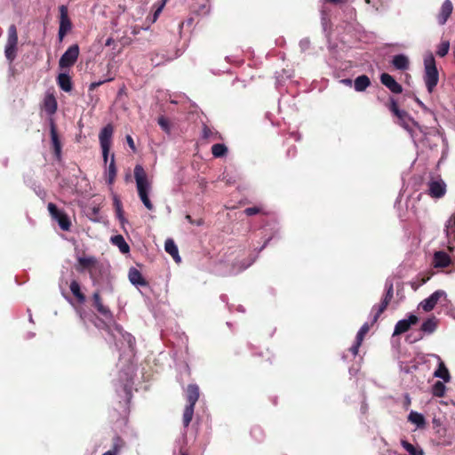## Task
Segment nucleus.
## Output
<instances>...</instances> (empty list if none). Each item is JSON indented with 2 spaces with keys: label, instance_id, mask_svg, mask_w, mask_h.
Masks as SVG:
<instances>
[{
  "label": "nucleus",
  "instance_id": "obj_13",
  "mask_svg": "<svg viewBox=\"0 0 455 455\" xmlns=\"http://www.w3.org/2000/svg\"><path fill=\"white\" fill-rule=\"evenodd\" d=\"M441 298H446L445 291L442 290L435 291L420 303L423 310L426 312L433 310Z\"/></svg>",
  "mask_w": 455,
  "mask_h": 455
},
{
  "label": "nucleus",
  "instance_id": "obj_8",
  "mask_svg": "<svg viewBox=\"0 0 455 455\" xmlns=\"http://www.w3.org/2000/svg\"><path fill=\"white\" fill-rule=\"evenodd\" d=\"M60 27L58 37L60 42L63 40L68 32L72 28V22L68 17V10L66 5H60Z\"/></svg>",
  "mask_w": 455,
  "mask_h": 455
},
{
  "label": "nucleus",
  "instance_id": "obj_40",
  "mask_svg": "<svg viewBox=\"0 0 455 455\" xmlns=\"http://www.w3.org/2000/svg\"><path fill=\"white\" fill-rule=\"evenodd\" d=\"M449 48H450V44L449 42H443L439 47H438V50L436 52V54L440 57H444L448 52H449Z\"/></svg>",
  "mask_w": 455,
  "mask_h": 455
},
{
  "label": "nucleus",
  "instance_id": "obj_58",
  "mask_svg": "<svg viewBox=\"0 0 455 455\" xmlns=\"http://www.w3.org/2000/svg\"><path fill=\"white\" fill-rule=\"evenodd\" d=\"M126 142H133V140L131 135L126 136Z\"/></svg>",
  "mask_w": 455,
  "mask_h": 455
},
{
  "label": "nucleus",
  "instance_id": "obj_3",
  "mask_svg": "<svg viewBox=\"0 0 455 455\" xmlns=\"http://www.w3.org/2000/svg\"><path fill=\"white\" fill-rule=\"evenodd\" d=\"M92 301V306L95 308L97 313L104 318V320H100V325H99V323H96L95 325L110 333V327L107 322H112L114 320V315L110 308L103 303L100 290L93 292Z\"/></svg>",
  "mask_w": 455,
  "mask_h": 455
},
{
  "label": "nucleus",
  "instance_id": "obj_28",
  "mask_svg": "<svg viewBox=\"0 0 455 455\" xmlns=\"http://www.w3.org/2000/svg\"><path fill=\"white\" fill-rule=\"evenodd\" d=\"M124 445V440L120 436H116L113 440L111 450L104 452L102 455H118Z\"/></svg>",
  "mask_w": 455,
  "mask_h": 455
},
{
  "label": "nucleus",
  "instance_id": "obj_47",
  "mask_svg": "<svg viewBox=\"0 0 455 455\" xmlns=\"http://www.w3.org/2000/svg\"><path fill=\"white\" fill-rule=\"evenodd\" d=\"M114 204L116 208V213L119 219H122L123 217V210H122V204L119 199L115 198Z\"/></svg>",
  "mask_w": 455,
  "mask_h": 455
},
{
  "label": "nucleus",
  "instance_id": "obj_21",
  "mask_svg": "<svg viewBox=\"0 0 455 455\" xmlns=\"http://www.w3.org/2000/svg\"><path fill=\"white\" fill-rule=\"evenodd\" d=\"M356 92H363L371 85V80L366 75L357 76L354 82Z\"/></svg>",
  "mask_w": 455,
  "mask_h": 455
},
{
  "label": "nucleus",
  "instance_id": "obj_54",
  "mask_svg": "<svg viewBox=\"0 0 455 455\" xmlns=\"http://www.w3.org/2000/svg\"><path fill=\"white\" fill-rule=\"evenodd\" d=\"M103 82H98V83H92L90 85V90H94L96 87H98L100 84H101Z\"/></svg>",
  "mask_w": 455,
  "mask_h": 455
},
{
  "label": "nucleus",
  "instance_id": "obj_29",
  "mask_svg": "<svg viewBox=\"0 0 455 455\" xmlns=\"http://www.w3.org/2000/svg\"><path fill=\"white\" fill-rule=\"evenodd\" d=\"M435 377L443 379L444 382H449L451 379L450 372L443 362H440L438 369L434 373Z\"/></svg>",
  "mask_w": 455,
  "mask_h": 455
},
{
  "label": "nucleus",
  "instance_id": "obj_37",
  "mask_svg": "<svg viewBox=\"0 0 455 455\" xmlns=\"http://www.w3.org/2000/svg\"><path fill=\"white\" fill-rule=\"evenodd\" d=\"M228 152V148L225 144H213L212 153L215 157L224 156Z\"/></svg>",
  "mask_w": 455,
  "mask_h": 455
},
{
  "label": "nucleus",
  "instance_id": "obj_33",
  "mask_svg": "<svg viewBox=\"0 0 455 455\" xmlns=\"http://www.w3.org/2000/svg\"><path fill=\"white\" fill-rule=\"evenodd\" d=\"M387 306H388V303L387 301L381 300V302L379 306H374L372 307V311L374 312V315H373V318H372V322H371V325L374 324L379 320V316L387 309Z\"/></svg>",
  "mask_w": 455,
  "mask_h": 455
},
{
  "label": "nucleus",
  "instance_id": "obj_20",
  "mask_svg": "<svg viewBox=\"0 0 455 455\" xmlns=\"http://www.w3.org/2000/svg\"><path fill=\"white\" fill-rule=\"evenodd\" d=\"M164 249L176 262H180V257L179 255V250L172 239H167L164 243Z\"/></svg>",
  "mask_w": 455,
  "mask_h": 455
},
{
  "label": "nucleus",
  "instance_id": "obj_60",
  "mask_svg": "<svg viewBox=\"0 0 455 455\" xmlns=\"http://www.w3.org/2000/svg\"><path fill=\"white\" fill-rule=\"evenodd\" d=\"M448 249H449L451 251H453V247H452V246H451V245H449V246H448Z\"/></svg>",
  "mask_w": 455,
  "mask_h": 455
},
{
  "label": "nucleus",
  "instance_id": "obj_25",
  "mask_svg": "<svg viewBox=\"0 0 455 455\" xmlns=\"http://www.w3.org/2000/svg\"><path fill=\"white\" fill-rule=\"evenodd\" d=\"M113 132H114V126L111 124H108L106 126H104L101 129V131L99 134L100 142H101V143L109 142L112 138Z\"/></svg>",
  "mask_w": 455,
  "mask_h": 455
},
{
  "label": "nucleus",
  "instance_id": "obj_23",
  "mask_svg": "<svg viewBox=\"0 0 455 455\" xmlns=\"http://www.w3.org/2000/svg\"><path fill=\"white\" fill-rule=\"evenodd\" d=\"M107 182L111 185L114 183L116 176V167L115 163V155L112 153L110 155V162L107 169Z\"/></svg>",
  "mask_w": 455,
  "mask_h": 455
},
{
  "label": "nucleus",
  "instance_id": "obj_14",
  "mask_svg": "<svg viewBox=\"0 0 455 455\" xmlns=\"http://www.w3.org/2000/svg\"><path fill=\"white\" fill-rule=\"evenodd\" d=\"M451 264V259L445 251H435L433 257V265L437 268L447 267Z\"/></svg>",
  "mask_w": 455,
  "mask_h": 455
},
{
  "label": "nucleus",
  "instance_id": "obj_30",
  "mask_svg": "<svg viewBox=\"0 0 455 455\" xmlns=\"http://www.w3.org/2000/svg\"><path fill=\"white\" fill-rule=\"evenodd\" d=\"M445 232L446 236L449 239V243H451V240L453 239L455 241V215H452L447 221L445 225Z\"/></svg>",
  "mask_w": 455,
  "mask_h": 455
},
{
  "label": "nucleus",
  "instance_id": "obj_43",
  "mask_svg": "<svg viewBox=\"0 0 455 455\" xmlns=\"http://www.w3.org/2000/svg\"><path fill=\"white\" fill-rule=\"evenodd\" d=\"M110 145L111 144H101L102 156H103V160H104L105 164H108V157H109V155H110Z\"/></svg>",
  "mask_w": 455,
  "mask_h": 455
},
{
  "label": "nucleus",
  "instance_id": "obj_59",
  "mask_svg": "<svg viewBox=\"0 0 455 455\" xmlns=\"http://www.w3.org/2000/svg\"><path fill=\"white\" fill-rule=\"evenodd\" d=\"M129 146L131 147V148H132L133 151H135V150H136V148H135V144L131 143V144H129Z\"/></svg>",
  "mask_w": 455,
  "mask_h": 455
},
{
  "label": "nucleus",
  "instance_id": "obj_10",
  "mask_svg": "<svg viewBox=\"0 0 455 455\" xmlns=\"http://www.w3.org/2000/svg\"><path fill=\"white\" fill-rule=\"evenodd\" d=\"M446 193V184L441 179L428 182V195L433 198H441Z\"/></svg>",
  "mask_w": 455,
  "mask_h": 455
},
{
  "label": "nucleus",
  "instance_id": "obj_27",
  "mask_svg": "<svg viewBox=\"0 0 455 455\" xmlns=\"http://www.w3.org/2000/svg\"><path fill=\"white\" fill-rule=\"evenodd\" d=\"M408 420L415 424L419 428H423L426 426L424 416L417 411H411L408 416Z\"/></svg>",
  "mask_w": 455,
  "mask_h": 455
},
{
  "label": "nucleus",
  "instance_id": "obj_44",
  "mask_svg": "<svg viewBox=\"0 0 455 455\" xmlns=\"http://www.w3.org/2000/svg\"><path fill=\"white\" fill-rule=\"evenodd\" d=\"M185 218H186V220H187L190 224H192V225H196V226H198V227H199V226L204 225V219L199 218V219H197V220H195V219H193L189 214H187V215L185 216Z\"/></svg>",
  "mask_w": 455,
  "mask_h": 455
},
{
  "label": "nucleus",
  "instance_id": "obj_2",
  "mask_svg": "<svg viewBox=\"0 0 455 455\" xmlns=\"http://www.w3.org/2000/svg\"><path fill=\"white\" fill-rule=\"evenodd\" d=\"M199 396V387L196 384H189L186 388L187 404L184 408L182 416V423L185 428H187L192 421L195 405L197 403Z\"/></svg>",
  "mask_w": 455,
  "mask_h": 455
},
{
  "label": "nucleus",
  "instance_id": "obj_53",
  "mask_svg": "<svg viewBox=\"0 0 455 455\" xmlns=\"http://www.w3.org/2000/svg\"><path fill=\"white\" fill-rule=\"evenodd\" d=\"M52 142H60L58 135L53 127L52 128Z\"/></svg>",
  "mask_w": 455,
  "mask_h": 455
},
{
  "label": "nucleus",
  "instance_id": "obj_49",
  "mask_svg": "<svg viewBox=\"0 0 455 455\" xmlns=\"http://www.w3.org/2000/svg\"><path fill=\"white\" fill-rule=\"evenodd\" d=\"M362 343H358V340L355 339V343L350 347V351L353 355H356L358 354V350Z\"/></svg>",
  "mask_w": 455,
  "mask_h": 455
},
{
  "label": "nucleus",
  "instance_id": "obj_55",
  "mask_svg": "<svg viewBox=\"0 0 455 455\" xmlns=\"http://www.w3.org/2000/svg\"><path fill=\"white\" fill-rule=\"evenodd\" d=\"M341 82H342L344 84L348 85V86H350V85L352 84V80H351V79H349V78L343 79V80H341Z\"/></svg>",
  "mask_w": 455,
  "mask_h": 455
},
{
  "label": "nucleus",
  "instance_id": "obj_35",
  "mask_svg": "<svg viewBox=\"0 0 455 455\" xmlns=\"http://www.w3.org/2000/svg\"><path fill=\"white\" fill-rule=\"evenodd\" d=\"M436 328V321L435 318H428L427 319L420 327V330L427 333H432Z\"/></svg>",
  "mask_w": 455,
  "mask_h": 455
},
{
  "label": "nucleus",
  "instance_id": "obj_41",
  "mask_svg": "<svg viewBox=\"0 0 455 455\" xmlns=\"http://www.w3.org/2000/svg\"><path fill=\"white\" fill-rule=\"evenodd\" d=\"M158 124L161 126V128L166 132H170V121L167 117L164 116H161L159 118H158Z\"/></svg>",
  "mask_w": 455,
  "mask_h": 455
},
{
  "label": "nucleus",
  "instance_id": "obj_39",
  "mask_svg": "<svg viewBox=\"0 0 455 455\" xmlns=\"http://www.w3.org/2000/svg\"><path fill=\"white\" fill-rule=\"evenodd\" d=\"M431 274L429 273H420L417 276V279H418V284L416 286H414V284H412V288L414 290H416L419 286L420 285H423L425 284L428 280H430L431 278Z\"/></svg>",
  "mask_w": 455,
  "mask_h": 455
},
{
  "label": "nucleus",
  "instance_id": "obj_16",
  "mask_svg": "<svg viewBox=\"0 0 455 455\" xmlns=\"http://www.w3.org/2000/svg\"><path fill=\"white\" fill-rule=\"evenodd\" d=\"M201 138L206 140H223L220 132H218L213 127H211L206 124H202Z\"/></svg>",
  "mask_w": 455,
  "mask_h": 455
},
{
  "label": "nucleus",
  "instance_id": "obj_22",
  "mask_svg": "<svg viewBox=\"0 0 455 455\" xmlns=\"http://www.w3.org/2000/svg\"><path fill=\"white\" fill-rule=\"evenodd\" d=\"M111 243L117 246L122 253H128L130 251L129 244L125 242L124 238L121 235L112 236Z\"/></svg>",
  "mask_w": 455,
  "mask_h": 455
},
{
  "label": "nucleus",
  "instance_id": "obj_52",
  "mask_svg": "<svg viewBox=\"0 0 455 455\" xmlns=\"http://www.w3.org/2000/svg\"><path fill=\"white\" fill-rule=\"evenodd\" d=\"M161 12H162V11H161L160 8L155 9L154 13H153L152 22H156V20L158 19V17H159Z\"/></svg>",
  "mask_w": 455,
  "mask_h": 455
},
{
  "label": "nucleus",
  "instance_id": "obj_19",
  "mask_svg": "<svg viewBox=\"0 0 455 455\" xmlns=\"http://www.w3.org/2000/svg\"><path fill=\"white\" fill-rule=\"evenodd\" d=\"M57 84L66 92H69L73 88L71 77L68 74H60L57 77Z\"/></svg>",
  "mask_w": 455,
  "mask_h": 455
},
{
  "label": "nucleus",
  "instance_id": "obj_38",
  "mask_svg": "<svg viewBox=\"0 0 455 455\" xmlns=\"http://www.w3.org/2000/svg\"><path fill=\"white\" fill-rule=\"evenodd\" d=\"M370 328H371V325L367 323H365L361 328L360 330L358 331L357 334H356V338L355 339L358 340V343H362L365 335L368 333V331H370Z\"/></svg>",
  "mask_w": 455,
  "mask_h": 455
},
{
  "label": "nucleus",
  "instance_id": "obj_42",
  "mask_svg": "<svg viewBox=\"0 0 455 455\" xmlns=\"http://www.w3.org/2000/svg\"><path fill=\"white\" fill-rule=\"evenodd\" d=\"M244 213L247 215V216H252V215H256V214H259V213H265L263 212V209L259 206H252V207H248L244 210Z\"/></svg>",
  "mask_w": 455,
  "mask_h": 455
},
{
  "label": "nucleus",
  "instance_id": "obj_1",
  "mask_svg": "<svg viewBox=\"0 0 455 455\" xmlns=\"http://www.w3.org/2000/svg\"><path fill=\"white\" fill-rule=\"evenodd\" d=\"M134 178L136 180L138 196L140 201L148 211H152L154 209V205L149 199L151 182L148 179L146 171L140 164L136 165L134 168Z\"/></svg>",
  "mask_w": 455,
  "mask_h": 455
},
{
  "label": "nucleus",
  "instance_id": "obj_36",
  "mask_svg": "<svg viewBox=\"0 0 455 455\" xmlns=\"http://www.w3.org/2000/svg\"><path fill=\"white\" fill-rule=\"evenodd\" d=\"M446 387L442 381H436L432 387V394L436 397H443L445 394Z\"/></svg>",
  "mask_w": 455,
  "mask_h": 455
},
{
  "label": "nucleus",
  "instance_id": "obj_15",
  "mask_svg": "<svg viewBox=\"0 0 455 455\" xmlns=\"http://www.w3.org/2000/svg\"><path fill=\"white\" fill-rule=\"evenodd\" d=\"M453 11V4L451 0H445L437 15V20L440 25H444Z\"/></svg>",
  "mask_w": 455,
  "mask_h": 455
},
{
  "label": "nucleus",
  "instance_id": "obj_17",
  "mask_svg": "<svg viewBox=\"0 0 455 455\" xmlns=\"http://www.w3.org/2000/svg\"><path fill=\"white\" fill-rule=\"evenodd\" d=\"M128 276L130 282L134 285L146 286L148 284L140 271L135 267L130 269Z\"/></svg>",
  "mask_w": 455,
  "mask_h": 455
},
{
  "label": "nucleus",
  "instance_id": "obj_34",
  "mask_svg": "<svg viewBox=\"0 0 455 455\" xmlns=\"http://www.w3.org/2000/svg\"><path fill=\"white\" fill-rule=\"evenodd\" d=\"M387 306H388V303L387 301L381 300V302L379 306H374L372 307V311L374 312V315H373V318H372V322H371V325L374 324L379 320V316L387 309Z\"/></svg>",
  "mask_w": 455,
  "mask_h": 455
},
{
  "label": "nucleus",
  "instance_id": "obj_45",
  "mask_svg": "<svg viewBox=\"0 0 455 455\" xmlns=\"http://www.w3.org/2000/svg\"><path fill=\"white\" fill-rule=\"evenodd\" d=\"M251 435L258 439L259 437L262 436L263 431L259 426H254L251 430Z\"/></svg>",
  "mask_w": 455,
  "mask_h": 455
},
{
  "label": "nucleus",
  "instance_id": "obj_50",
  "mask_svg": "<svg viewBox=\"0 0 455 455\" xmlns=\"http://www.w3.org/2000/svg\"><path fill=\"white\" fill-rule=\"evenodd\" d=\"M169 0H158L154 5H153V8L154 9H156V8H160L161 11H163V9L164 8L166 3L168 2Z\"/></svg>",
  "mask_w": 455,
  "mask_h": 455
},
{
  "label": "nucleus",
  "instance_id": "obj_57",
  "mask_svg": "<svg viewBox=\"0 0 455 455\" xmlns=\"http://www.w3.org/2000/svg\"><path fill=\"white\" fill-rule=\"evenodd\" d=\"M113 43H114V39L112 37H109V38L107 39V41L105 43V45L106 46H110Z\"/></svg>",
  "mask_w": 455,
  "mask_h": 455
},
{
  "label": "nucleus",
  "instance_id": "obj_12",
  "mask_svg": "<svg viewBox=\"0 0 455 455\" xmlns=\"http://www.w3.org/2000/svg\"><path fill=\"white\" fill-rule=\"evenodd\" d=\"M381 84L387 87L391 92L399 94L403 92V86L395 81V79L387 73H382L380 75Z\"/></svg>",
  "mask_w": 455,
  "mask_h": 455
},
{
  "label": "nucleus",
  "instance_id": "obj_56",
  "mask_svg": "<svg viewBox=\"0 0 455 455\" xmlns=\"http://www.w3.org/2000/svg\"><path fill=\"white\" fill-rule=\"evenodd\" d=\"M392 299H393V297L387 296V295L385 294L383 299H382V300L383 301H387L389 304Z\"/></svg>",
  "mask_w": 455,
  "mask_h": 455
},
{
  "label": "nucleus",
  "instance_id": "obj_6",
  "mask_svg": "<svg viewBox=\"0 0 455 455\" xmlns=\"http://www.w3.org/2000/svg\"><path fill=\"white\" fill-rule=\"evenodd\" d=\"M80 50L77 44L70 45L62 54L59 60V66L61 69L68 68L75 65L79 57Z\"/></svg>",
  "mask_w": 455,
  "mask_h": 455
},
{
  "label": "nucleus",
  "instance_id": "obj_18",
  "mask_svg": "<svg viewBox=\"0 0 455 455\" xmlns=\"http://www.w3.org/2000/svg\"><path fill=\"white\" fill-rule=\"evenodd\" d=\"M392 65L398 70H406L409 68L410 61L407 56L397 54L394 56Z\"/></svg>",
  "mask_w": 455,
  "mask_h": 455
},
{
  "label": "nucleus",
  "instance_id": "obj_7",
  "mask_svg": "<svg viewBox=\"0 0 455 455\" xmlns=\"http://www.w3.org/2000/svg\"><path fill=\"white\" fill-rule=\"evenodd\" d=\"M47 208L51 217L58 222L60 228L63 231H68L71 228V221L68 216L64 212L59 210L53 203H49Z\"/></svg>",
  "mask_w": 455,
  "mask_h": 455
},
{
  "label": "nucleus",
  "instance_id": "obj_5",
  "mask_svg": "<svg viewBox=\"0 0 455 455\" xmlns=\"http://www.w3.org/2000/svg\"><path fill=\"white\" fill-rule=\"evenodd\" d=\"M18 52V32L15 25H11L8 28V37L7 42L4 48V55L9 63H12V61L17 57Z\"/></svg>",
  "mask_w": 455,
  "mask_h": 455
},
{
  "label": "nucleus",
  "instance_id": "obj_46",
  "mask_svg": "<svg viewBox=\"0 0 455 455\" xmlns=\"http://www.w3.org/2000/svg\"><path fill=\"white\" fill-rule=\"evenodd\" d=\"M52 151L58 160L60 159L61 144H52Z\"/></svg>",
  "mask_w": 455,
  "mask_h": 455
},
{
  "label": "nucleus",
  "instance_id": "obj_9",
  "mask_svg": "<svg viewBox=\"0 0 455 455\" xmlns=\"http://www.w3.org/2000/svg\"><path fill=\"white\" fill-rule=\"evenodd\" d=\"M78 264L80 267H76L78 271H82L84 269H88L90 273V276L92 279L93 283H95L96 277L94 270L98 267V260L95 257L90 256V257H80L78 258Z\"/></svg>",
  "mask_w": 455,
  "mask_h": 455
},
{
  "label": "nucleus",
  "instance_id": "obj_26",
  "mask_svg": "<svg viewBox=\"0 0 455 455\" xmlns=\"http://www.w3.org/2000/svg\"><path fill=\"white\" fill-rule=\"evenodd\" d=\"M72 294L76 298L79 303L85 301V295L81 291L80 284L77 281L73 280L69 285Z\"/></svg>",
  "mask_w": 455,
  "mask_h": 455
},
{
  "label": "nucleus",
  "instance_id": "obj_48",
  "mask_svg": "<svg viewBox=\"0 0 455 455\" xmlns=\"http://www.w3.org/2000/svg\"><path fill=\"white\" fill-rule=\"evenodd\" d=\"M385 294L387 295V296H391V297L394 296V285H393L392 282H388V281L386 282V292H385Z\"/></svg>",
  "mask_w": 455,
  "mask_h": 455
},
{
  "label": "nucleus",
  "instance_id": "obj_24",
  "mask_svg": "<svg viewBox=\"0 0 455 455\" xmlns=\"http://www.w3.org/2000/svg\"><path fill=\"white\" fill-rule=\"evenodd\" d=\"M57 100L53 95H47L44 100V110L49 115H52L57 110Z\"/></svg>",
  "mask_w": 455,
  "mask_h": 455
},
{
  "label": "nucleus",
  "instance_id": "obj_51",
  "mask_svg": "<svg viewBox=\"0 0 455 455\" xmlns=\"http://www.w3.org/2000/svg\"><path fill=\"white\" fill-rule=\"evenodd\" d=\"M416 102L418 103V105L421 108V109L424 112H431L430 109L418 98L416 99Z\"/></svg>",
  "mask_w": 455,
  "mask_h": 455
},
{
  "label": "nucleus",
  "instance_id": "obj_4",
  "mask_svg": "<svg viewBox=\"0 0 455 455\" xmlns=\"http://www.w3.org/2000/svg\"><path fill=\"white\" fill-rule=\"evenodd\" d=\"M424 81L429 93L433 92L439 81V74L436 68L435 58L431 55L424 60Z\"/></svg>",
  "mask_w": 455,
  "mask_h": 455
},
{
  "label": "nucleus",
  "instance_id": "obj_31",
  "mask_svg": "<svg viewBox=\"0 0 455 455\" xmlns=\"http://www.w3.org/2000/svg\"><path fill=\"white\" fill-rule=\"evenodd\" d=\"M401 445L410 455H424V451L419 447H415L406 440H401Z\"/></svg>",
  "mask_w": 455,
  "mask_h": 455
},
{
  "label": "nucleus",
  "instance_id": "obj_32",
  "mask_svg": "<svg viewBox=\"0 0 455 455\" xmlns=\"http://www.w3.org/2000/svg\"><path fill=\"white\" fill-rule=\"evenodd\" d=\"M388 108L395 116L400 119H403L406 116V112L399 108L398 104L394 98L389 99Z\"/></svg>",
  "mask_w": 455,
  "mask_h": 455
},
{
  "label": "nucleus",
  "instance_id": "obj_11",
  "mask_svg": "<svg viewBox=\"0 0 455 455\" xmlns=\"http://www.w3.org/2000/svg\"><path fill=\"white\" fill-rule=\"evenodd\" d=\"M419 318L415 315H410L407 319L398 321L395 326L393 336L401 335L408 331L411 325L418 323Z\"/></svg>",
  "mask_w": 455,
  "mask_h": 455
}]
</instances>
